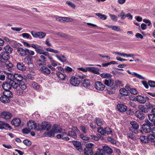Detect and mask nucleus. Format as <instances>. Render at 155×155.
Returning <instances> with one entry per match:
<instances>
[{"mask_svg":"<svg viewBox=\"0 0 155 155\" xmlns=\"http://www.w3.org/2000/svg\"><path fill=\"white\" fill-rule=\"evenodd\" d=\"M118 16L120 17L121 19L122 20H124V19L126 18L125 13L123 11H121L120 13L118 15Z\"/></svg>","mask_w":155,"mask_h":155,"instance_id":"obj_54","label":"nucleus"},{"mask_svg":"<svg viewBox=\"0 0 155 155\" xmlns=\"http://www.w3.org/2000/svg\"><path fill=\"white\" fill-rule=\"evenodd\" d=\"M135 99L137 101L141 104H143L146 102L144 96L139 95L135 97Z\"/></svg>","mask_w":155,"mask_h":155,"instance_id":"obj_13","label":"nucleus"},{"mask_svg":"<svg viewBox=\"0 0 155 155\" xmlns=\"http://www.w3.org/2000/svg\"><path fill=\"white\" fill-rule=\"evenodd\" d=\"M112 30L117 31H121L119 27L116 25L113 26Z\"/></svg>","mask_w":155,"mask_h":155,"instance_id":"obj_61","label":"nucleus"},{"mask_svg":"<svg viewBox=\"0 0 155 155\" xmlns=\"http://www.w3.org/2000/svg\"><path fill=\"white\" fill-rule=\"evenodd\" d=\"M40 70L43 72L45 74H49L50 73V71L47 67L43 66L41 68Z\"/></svg>","mask_w":155,"mask_h":155,"instance_id":"obj_29","label":"nucleus"},{"mask_svg":"<svg viewBox=\"0 0 155 155\" xmlns=\"http://www.w3.org/2000/svg\"><path fill=\"white\" fill-rule=\"evenodd\" d=\"M83 86L86 88H88L91 86L90 81L89 79H84L82 82Z\"/></svg>","mask_w":155,"mask_h":155,"instance_id":"obj_24","label":"nucleus"},{"mask_svg":"<svg viewBox=\"0 0 155 155\" xmlns=\"http://www.w3.org/2000/svg\"><path fill=\"white\" fill-rule=\"evenodd\" d=\"M106 134H110L112 132V131L109 127H107L104 129Z\"/></svg>","mask_w":155,"mask_h":155,"instance_id":"obj_58","label":"nucleus"},{"mask_svg":"<svg viewBox=\"0 0 155 155\" xmlns=\"http://www.w3.org/2000/svg\"><path fill=\"white\" fill-rule=\"evenodd\" d=\"M102 150L104 153L105 152L107 154H111L113 152L112 149L107 146H104Z\"/></svg>","mask_w":155,"mask_h":155,"instance_id":"obj_26","label":"nucleus"},{"mask_svg":"<svg viewBox=\"0 0 155 155\" xmlns=\"http://www.w3.org/2000/svg\"><path fill=\"white\" fill-rule=\"evenodd\" d=\"M127 72L130 74L132 75L133 77H136L139 79L144 80L145 78L141 75L133 72H131L130 70H127Z\"/></svg>","mask_w":155,"mask_h":155,"instance_id":"obj_14","label":"nucleus"},{"mask_svg":"<svg viewBox=\"0 0 155 155\" xmlns=\"http://www.w3.org/2000/svg\"><path fill=\"white\" fill-rule=\"evenodd\" d=\"M0 101L4 104H7L10 102V100L8 97L3 95L0 97Z\"/></svg>","mask_w":155,"mask_h":155,"instance_id":"obj_21","label":"nucleus"},{"mask_svg":"<svg viewBox=\"0 0 155 155\" xmlns=\"http://www.w3.org/2000/svg\"><path fill=\"white\" fill-rule=\"evenodd\" d=\"M140 139L143 143H146L148 142V136L147 137L144 136H141L140 137Z\"/></svg>","mask_w":155,"mask_h":155,"instance_id":"obj_43","label":"nucleus"},{"mask_svg":"<svg viewBox=\"0 0 155 155\" xmlns=\"http://www.w3.org/2000/svg\"><path fill=\"white\" fill-rule=\"evenodd\" d=\"M94 144L92 143H89L86 144L85 147L84 149L85 155H93V148Z\"/></svg>","mask_w":155,"mask_h":155,"instance_id":"obj_2","label":"nucleus"},{"mask_svg":"<svg viewBox=\"0 0 155 155\" xmlns=\"http://www.w3.org/2000/svg\"><path fill=\"white\" fill-rule=\"evenodd\" d=\"M45 50L51 52L55 54H59L60 51L51 48H47L45 49Z\"/></svg>","mask_w":155,"mask_h":155,"instance_id":"obj_41","label":"nucleus"},{"mask_svg":"<svg viewBox=\"0 0 155 155\" xmlns=\"http://www.w3.org/2000/svg\"><path fill=\"white\" fill-rule=\"evenodd\" d=\"M10 84H11V88L13 87L14 89H16L19 86V84L12 80H11L10 81Z\"/></svg>","mask_w":155,"mask_h":155,"instance_id":"obj_40","label":"nucleus"},{"mask_svg":"<svg viewBox=\"0 0 155 155\" xmlns=\"http://www.w3.org/2000/svg\"><path fill=\"white\" fill-rule=\"evenodd\" d=\"M105 87V86L101 82L97 81L95 83V87L97 90L103 91Z\"/></svg>","mask_w":155,"mask_h":155,"instance_id":"obj_7","label":"nucleus"},{"mask_svg":"<svg viewBox=\"0 0 155 155\" xmlns=\"http://www.w3.org/2000/svg\"><path fill=\"white\" fill-rule=\"evenodd\" d=\"M55 56L59 60L62 62H64L66 61V57L62 54H56Z\"/></svg>","mask_w":155,"mask_h":155,"instance_id":"obj_28","label":"nucleus"},{"mask_svg":"<svg viewBox=\"0 0 155 155\" xmlns=\"http://www.w3.org/2000/svg\"><path fill=\"white\" fill-rule=\"evenodd\" d=\"M109 15L110 17V18L112 20L115 21H117V18L115 15L111 14H109Z\"/></svg>","mask_w":155,"mask_h":155,"instance_id":"obj_62","label":"nucleus"},{"mask_svg":"<svg viewBox=\"0 0 155 155\" xmlns=\"http://www.w3.org/2000/svg\"><path fill=\"white\" fill-rule=\"evenodd\" d=\"M19 87L22 90H25L27 88V86L25 82L22 81L19 83Z\"/></svg>","mask_w":155,"mask_h":155,"instance_id":"obj_42","label":"nucleus"},{"mask_svg":"<svg viewBox=\"0 0 155 155\" xmlns=\"http://www.w3.org/2000/svg\"><path fill=\"white\" fill-rule=\"evenodd\" d=\"M104 84L108 87H111L114 84L113 81L112 79H108L104 80Z\"/></svg>","mask_w":155,"mask_h":155,"instance_id":"obj_27","label":"nucleus"},{"mask_svg":"<svg viewBox=\"0 0 155 155\" xmlns=\"http://www.w3.org/2000/svg\"><path fill=\"white\" fill-rule=\"evenodd\" d=\"M66 3L73 8H74L75 7V5L70 2L67 1L66 2Z\"/></svg>","mask_w":155,"mask_h":155,"instance_id":"obj_63","label":"nucleus"},{"mask_svg":"<svg viewBox=\"0 0 155 155\" xmlns=\"http://www.w3.org/2000/svg\"><path fill=\"white\" fill-rule=\"evenodd\" d=\"M31 86L36 90H38L40 88V85L38 83L34 81L31 82Z\"/></svg>","mask_w":155,"mask_h":155,"instance_id":"obj_39","label":"nucleus"},{"mask_svg":"<svg viewBox=\"0 0 155 155\" xmlns=\"http://www.w3.org/2000/svg\"><path fill=\"white\" fill-rule=\"evenodd\" d=\"M80 129L84 133H86L88 130V127L83 125L80 126Z\"/></svg>","mask_w":155,"mask_h":155,"instance_id":"obj_47","label":"nucleus"},{"mask_svg":"<svg viewBox=\"0 0 155 155\" xmlns=\"http://www.w3.org/2000/svg\"><path fill=\"white\" fill-rule=\"evenodd\" d=\"M57 77L62 81H65L67 78V75L64 73L58 72L56 73Z\"/></svg>","mask_w":155,"mask_h":155,"instance_id":"obj_20","label":"nucleus"},{"mask_svg":"<svg viewBox=\"0 0 155 155\" xmlns=\"http://www.w3.org/2000/svg\"><path fill=\"white\" fill-rule=\"evenodd\" d=\"M21 123V120L18 118H14L12 121V124L16 127L19 126Z\"/></svg>","mask_w":155,"mask_h":155,"instance_id":"obj_16","label":"nucleus"},{"mask_svg":"<svg viewBox=\"0 0 155 155\" xmlns=\"http://www.w3.org/2000/svg\"><path fill=\"white\" fill-rule=\"evenodd\" d=\"M27 124L29 129L33 130L36 129L37 130L38 126L37 125L36 123L34 121L29 120L27 122Z\"/></svg>","mask_w":155,"mask_h":155,"instance_id":"obj_6","label":"nucleus"},{"mask_svg":"<svg viewBox=\"0 0 155 155\" xmlns=\"http://www.w3.org/2000/svg\"><path fill=\"white\" fill-rule=\"evenodd\" d=\"M120 94L123 96H127L129 94L128 91L124 88H121L119 90Z\"/></svg>","mask_w":155,"mask_h":155,"instance_id":"obj_32","label":"nucleus"},{"mask_svg":"<svg viewBox=\"0 0 155 155\" xmlns=\"http://www.w3.org/2000/svg\"><path fill=\"white\" fill-rule=\"evenodd\" d=\"M117 107L118 110L121 113L124 112L127 110V106L122 104H118Z\"/></svg>","mask_w":155,"mask_h":155,"instance_id":"obj_9","label":"nucleus"},{"mask_svg":"<svg viewBox=\"0 0 155 155\" xmlns=\"http://www.w3.org/2000/svg\"><path fill=\"white\" fill-rule=\"evenodd\" d=\"M72 143L77 150L79 151H81L83 149L81 144L80 142L77 141L73 140L72 141Z\"/></svg>","mask_w":155,"mask_h":155,"instance_id":"obj_10","label":"nucleus"},{"mask_svg":"<svg viewBox=\"0 0 155 155\" xmlns=\"http://www.w3.org/2000/svg\"><path fill=\"white\" fill-rule=\"evenodd\" d=\"M130 123L131 126L129 128V130L132 133L137 134L138 132L139 124L136 121H130Z\"/></svg>","mask_w":155,"mask_h":155,"instance_id":"obj_3","label":"nucleus"},{"mask_svg":"<svg viewBox=\"0 0 155 155\" xmlns=\"http://www.w3.org/2000/svg\"><path fill=\"white\" fill-rule=\"evenodd\" d=\"M145 106H146L148 110V112L149 110H153V109L155 107V106H154L153 104H151L150 103H147L145 104Z\"/></svg>","mask_w":155,"mask_h":155,"instance_id":"obj_44","label":"nucleus"},{"mask_svg":"<svg viewBox=\"0 0 155 155\" xmlns=\"http://www.w3.org/2000/svg\"><path fill=\"white\" fill-rule=\"evenodd\" d=\"M71 84L74 86H78L80 84V81L79 79L74 77H73L70 80Z\"/></svg>","mask_w":155,"mask_h":155,"instance_id":"obj_5","label":"nucleus"},{"mask_svg":"<svg viewBox=\"0 0 155 155\" xmlns=\"http://www.w3.org/2000/svg\"><path fill=\"white\" fill-rule=\"evenodd\" d=\"M5 64L6 68L8 71H12L13 70L14 65L8 61H7Z\"/></svg>","mask_w":155,"mask_h":155,"instance_id":"obj_22","label":"nucleus"},{"mask_svg":"<svg viewBox=\"0 0 155 155\" xmlns=\"http://www.w3.org/2000/svg\"><path fill=\"white\" fill-rule=\"evenodd\" d=\"M139 109L143 113H147L148 112L146 106L144 105H140L138 106Z\"/></svg>","mask_w":155,"mask_h":155,"instance_id":"obj_30","label":"nucleus"},{"mask_svg":"<svg viewBox=\"0 0 155 155\" xmlns=\"http://www.w3.org/2000/svg\"><path fill=\"white\" fill-rule=\"evenodd\" d=\"M26 50V48L24 49L22 48H19L17 49V52L22 56H25L26 55L27 52Z\"/></svg>","mask_w":155,"mask_h":155,"instance_id":"obj_23","label":"nucleus"},{"mask_svg":"<svg viewBox=\"0 0 155 155\" xmlns=\"http://www.w3.org/2000/svg\"><path fill=\"white\" fill-rule=\"evenodd\" d=\"M73 20V19L72 18H69L68 17H63L62 22L65 21H71Z\"/></svg>","mask_w":155,"mask_h":155,"instance_id":"obj_60","label":"nucleus"},{"mask_svg":"<svg viewBox=\"0 0 155 155\" xmlns=\"http://www.w3.org/2000/svg\"><path fill=\"white\" fill-rule=\"evenodd\" d=\"M96 15L100 18L105 20L107 19V16L105 15L102 14L100 13H96L95 14Z\"/></svg>","mask_w":155,"mask_h":155,"instance_id":"obj_49","label":"nucleus"},{"mask_svg":"<svg viewBox=\"0 0 155 155\" xmlns=\"http://www.w3.org/2000/svg\"><path fill=\"white\" fill-rule=\"evenodd\" d=\"M13 78L14 80H16L19 82L22 81L23 79V77L22 74L16 73L13 75Z\"/></svg>","mask_w":155,"mask_h":155,"instance_id":"obj_11","label":"nucleus"},{"mask_svg":"<svg viewBox=\"0 0 155 155\" xmlns=\"http://www.w3.org/2000/svg\"><path fill=\"white\" fill-rule=\"evenodd\" d=\"M127 135L128 138H130L134 140L136 139L134 135L130 133H127Z\"/></svg>","mask_w":155,"mask_h":155,"instance_id":"obj_53","label":"nucleus"},{"mask_svg":"<svg viewBox=\"0 0 155 155\" xmlns=\"http://www.w3.org/2000/svg\"><path fill=\"white\" fill-rule=\"evenodd\" d=\"M4 49L5 50V51L10 54L12 53L13 50V48L9 45H6L4 47Z\"/></svg>","mask_w":155,"mask_h":155,"instance_id":"obj_36","label":"nucleus"},{"mask_svg":"<svg viewBox=\"0 0 155 155\" xmlns=\"http://www.w3.org/2000/svg\"><path fill=\"white\" fill-rule=\"evenodd\" d=\"M2 88L5 90H8L11 89V84H10V81L7 82H4L2 85Z\"/></svg>","mask_w":155,"mask_h":155,"instance_id":"obj_18","label":"nucleus"},{"mask_svg":"<svg viewBox=\"0 0 155 155\" xmlns=\"http://www.w3.org/2000/svg\"><path fill=\"white\" fill-rule=\"evenodd\" d=\"M58 128L59 125H58L54 124L53 126V127L52 129V130L55 134L60 133L61 132H63V130L65 131L64 130H63L62 128L58 129Z\"/></svg>","mask_w":155,"mask_h":155,"instance_id":"obj_12","label":"nucleus"},{"mask_svg":"<svg viewBox=\"0 0 155 155\" xmlns=\"http://www.w3.org/2000/svg\"><path fill=\"white\" fill-rule=\"evenodd\" d=\"M148 84L151 87H155V81H148Z\"/></svg>","mask_w":155,"mask_h":155,"instance_id":"obj_57","label":"nucleus"},{"mask_svg":"<svg viewBox=\"0 0 155 155\" xmlns=\"http://www.w3.org/2000/svg\"><path fill=\"white\" fill-rule=\"evenodd\" d=\"M88 71H91L95 74H99V69L98 68L94 67H88Z\"/></svg>","mask_w":155,"mask_h":155,"instance_id":"obj_19","label":"nucleus"},{"mask_svg":"<svg viewBox=\"0 0 155 155\" xmlns=\"http://www.w3.org/2000/svg\"><path fill=\"white\" fill-rule=\"evenodd\" d=\"M100 76L103 78L110 79L112 77L111 74L109 73H103Z\"/></svg>","mask_w":155,"mask_h":155,"instance_id":"obj_37","label":"nucleus"},{"mask_svg":"<svg viewBox=\"0 0 155 155\" xmlns=\"http://www.w3.org/2000/svg\"><path fill=\"white\" fill-rule=\"evenodd\" d=\"M148 116L149 120L151 122H153V123L155 122V115L152 114H149Z\"/></svg>","mask_w":155,"mask_h":155,"instance_id":"obj_50","label":"nucleus"},{"mask_svg":"<svg viewBox=\"0 0 155 155\" xmlns=\"http://www.w3.org/2000/svg\"><path fill=\"white\" fill-rule=\"evenodd\" d=\"M0 58L1 59L5 61H7L10 58V54L6 52L5 51H3L1 52L0 55Z\"/></svg>","mask_w":155,"mask_h":155,"instance_id":"obj_8","label":"nucleus"},{"mask_svg":"<svg viewBox=\"0 0 155 155\" xmlns=\"http://www.w3.org/2000/svg\"><path fill=\"white\" fill-rule=\"evenodd\" d=\"M135 114L136 116L141 120L145 118V115L144 113L140 110L136 111Z\"/></svg>","mask_w":155,"mask_h":155,"instance_id":"obj_17","label":"nucleus"},{"mask_svg":"<svg viewBox=\"0 0 155 155\" xmlns=\"http://www.w3.org/2000/svg\"><path fill=\"white\" fill-rule=\"evenodd\" d=\"M1 116L5 119L9 120L12 117L13 114L10 111H4L1 113Z\"/></svg>","mask_w":155,"mask_h":155,"instance_id":"obj_4","label":"nucleus"},{"mask_svg":"<svg viewBox=\"0 0 155 155\" xmlns=\"http://www.w3.org/2000/svg\"><path fill=\"white\" fill-rule=\"evenodd\" d=\"M32 57L29 56H27L24 59V60L25 63L29 65L32 64Z\"/></svg>","mask_w":155,"mask_h":155,"instance_id":"obj_34","label":"nucleus"},{"mask_svg":"<svg viewBox=\"0 0 155 155\" xmlns=\"http://www.w3.org/2000/svg\"><path fill=\"white\" fill-rule=\"evenodd\" d=\"M153 124L150 122V121L147 119H146L145 120V123L143 124V125H146L149 127H151L153 126Z\"/></svg>","mask_w":155,"mask_h":155,"instance_id":"obj_51","label":"nucleus"},{"mask_svg":"<svg viewBox=\"0 0 155 155\" xmlns=\"http://www.w3.org/2000/svg\"><path fill=\"white\" fill-rule=\"evenodd\" d=\"M64 70L66 72L69 73L72 71V69L69 67L66 66L65 67L64 71Z\"/></svg>","mask_w":155,"mask_h":155,"instance_id":"obj_64","label":"nucleus"},{"mask_svg":"<svg viewBox=\"0 0 155 155\" xmlns=\"http://www.w3.org/2000/svg\"><path fill=\"white\" fill-rule=\"evenodd\" d=\"M97 125L100 126L102 124L103 121L98 117H96L95 119Z\"/></svg>","mask_w":155,"mask_h":155,"instance_id":"obj_46","label":"nucleus"},{"mask_svg":"<svg viewBox=\"0 0 155 155\" xmlns=\"http://www.w3.org/2000/svg\"><path fill=\"white\" fill-rule=\"evenodd\" d=\"M22 36L24 38H26L27 39L29 38L31 39L32 37L28 33H24L21 34Z\"/></svg>","mask_w":155,"mask_h":155,"instance_id":"obj_52","label":"nucleus"},{"mask_svg":"<svg viewBox=\"0 0 155 155\" xmlns=\"http://www.w3.org/2000/svg\"><path fill=\"white\" fill-rule=\"evenodd\" d=\"M142 128L145 133H150L152 131V129L151 127H148L146 125H142Z\"/></svg>","mask_w":155,"mask_h":155,"instance_id":"obj_31","label":"nucleus"},{"mask_svg":"<svg viewBox=\"0 0 155 155\" xmlns=\"http://www.w3.org/2000/svg\"><path fill=\"white\" fill-rule=\"evenodd\" d=\"M148 141L152 142H155V135L153 134H150L148 136Z\"/></svg>","mask_w":155,"mask_h":155,"instance_id":"obj_38","label":"nucleus"},{"mask_svg":"<svg viewBox=\"0 0 155 155\" xmlns=\"http://www.w3.org/2000/svg\"><path fill=\"white\" fill-rule=\"evenodd\" d=\"M105 153L103 152L102 149L98 148L96 152L94 155H105Z\"/></svg>","mask_w":155,"mask_h":155,"instance_id":"obj_45","label":"nucleus"},{"mask_svg":"<svg viewBox=\"0 0 155 155\" xmlns=\"http://www.w3.org/2000/svg\"><path fill=\"white\" fill-rule=\"evenodd\" d=\"M68 135L74 139H76L77 138L76 134L74 130H71L69 131Z\"/></svg>","mask_w":155,"mask_h":155,"instance_id":"obj_35","label":"nucleus"},{"mask_svg":"<svg viewBox=\"0 0 155 155\" xmlns=\"http://www.w3.org/2000/svg\"><path fill=\"white\" fill-rule=\"evenodd\" d=\"M46 134L48 136L51 137H54L55 133L51 130L50 132L47 133Z\"/></svg>","mask_w":155,"mask_h":155,"instance_id":"obj_55","label":"nucleus"},{"mask_svg":"<svg viewBox=\"0 0 155 155\" xmlns=\"http://www.w3.org/2000/svg\"><path fill=\"white\" fill-rule=\"evenodd\" d=\"M16 66L18 70L22 71H25L26 69L25 66L23 63L18 62L17 63Z\"/></svg>","mask_w":155,"mask_h":155,"instance_id":"obj_25","label":"nucleus"},{"mask_svg":"<svg viewBox=\"0 0 155 155\" xmlns=\"http://www.w3.org/2000/svg\"><path fill=\"white\" fill-rule=\"evenodd\" d=\"M51 127V125L49 122L43 121L40 124H38L37 130L40 131L43 130H49L50 129Z\"/></svg>","mask_w":155,"mask_h":155,"instance_id":"obj_1","label":"nucleus"},{"mask_svg":"<svg viewBox=\"0 0 155 155\" xmlns=\"http://www.w3.org/2000/svg\"><path fill=\"white\" fill-rule=\"evenodd\" d=\"M5 127L8 128L9 130L12 129L11 126L8 124L4 121H1L0 122V129H5Z\"/></svg>","mask_w":155,"mask_h":155,"instance_id":"obj_15","label":"nucleus"},{"mask_svg":"<svg viewBox=\"0 0 155 155\" xmlns=\"http://www.w3.org/2000/svg\"><path fill=\"white\" fill-rule=\"evenodd\" d=\"M46 35V34L45 33L40 31L38 32V38H44Z\"/></svg>","mask_w":155,"mask_h":155,"instance_id":"obj_48","label":"nucleus"},{"mask_svg":"<svg viewBox=\"0 0 155 155\" xmlns=\"http://www.w3.org/2000/svg\"><path fill=\"white\" fill-rule=\"evenodd\" d=\"M8 90H5L3 92V95L6 96L9 98H12L13 96V94L12 93L9 91Z\"/></svg>","mask_w":155,"mask_h":155,"instance_id":"obj_33","label":"nucleus"},{"mask_svg":"<svg viewBox=\"0 0 155 155\" xmlns=\"http://www.w3.org/2000/svg\"><path fill=\"white\" fill-rule=\"evenodd\" d=\"M23 143L26 145L29 146H30L31 143V142L28 140H25L23 141Z\"/></svg>","mask_w":155,"mask_h":155,"instance_id":"obj_59","label":"nucleus"},{"mask_svg":"<svg viewBox=\"0 0 155 155\" xmlns=\"http://www.w3.org/2000/svg\"><path fill=\"white\" fill-rule=\"evenodd\" d=\"M81 138L83 140H88L90 138L86 135H85L83 134H81L80 135Z\"/></svg>","mask_w":155,"mask_h":155,"instance_id":"obj_56","label":"nucleus"}]
</instances>
